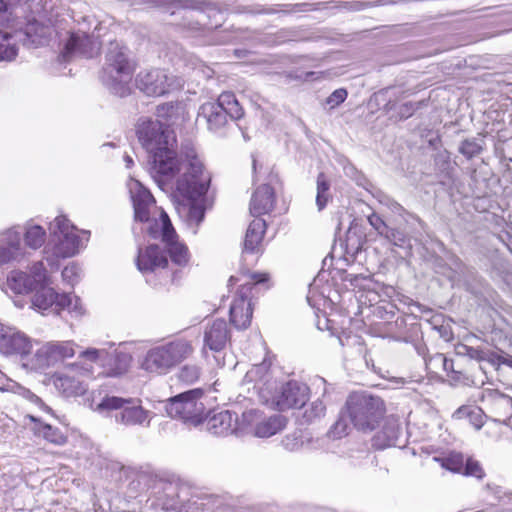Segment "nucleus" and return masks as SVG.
<instances>
[{"instance_id":"1","label":"nucleus","mask_w":512,"mask_h":512,"mask_svg":"<svg viewBox=\"0 0 512 512\" xmlns=\"http://www.w3.org/2000/svg\"><path fill=\"white\" fill-rule=\"evenodd\" d=\"M127 187L133 203L135 220L146 222L149 235L155 239L161 237L164 244V249L153 244L144 251H140L136 260L137 267L142 273L159 271L174 281L178 270L170 268L166 254L169 255L173 265L184 268L190 261L189 250L185 244L178 241V236L165 211L159 212V218L151 217V209L156 207L150 191L134 178H130Z\"/></svg>"},{"instance_id":"2","label":"nucleus","mask_w":512,"mask_h":512,"mask_svg":"<svg viewBox=\"0 0 512 512\" xmlns=\"http://www.w3.org/2000/svg\"><path fill=\"white\" fill-rule=\"evenodd\" d=\"M59 1L0 0V61L15 59L18 42L28 47L47 42Z\"/></svg>"},{"instance_id":"3","label":"nucleus","mask_w":512,"mask_h":512,"mask_svg":"<svg viewBox=\"0 0 512 512\" xmlns=\"http://www.w3.org/2000/svg\"><path fill=\"white\" fill-rule=\"evenodd\" d=\"M137 136L143 148L149 154L150 174L162 190L172 188L171 180L176 173L187 168V158L181 149L179 158L170 143L169 130L159 120L141 119L137 127ZM191 146L186 143L182 146Z\"/></svg>"},{"instance_id":"4","label":"nucleus","mask_w":512,"mask_h":512,"mask_svg":"<svg viewBox=\"0 0 512 512\" xmlns=\"http://www.w3.org/2000/svg\"><path fill=\"white\" fill-rule=\"evenodd\" d=\"M183 153L188 163L187 168L182 170V174L176 181V191L188 200V204L183 205L178 211L187 226L196 234L198 226L205 217V207L198 201L206 195L211 176L204 169L194 147L185 146Z\"/></svg>"},{"instance_id":"5","label":"nucleus","mask_w":512,"mask_h":512,"mask_svg":"<svg viewBox=\"0 0 512 512\" xmlns=\"http://www.w3.org/2000/svg\"><path fill=\"white\" fill-rule=\"evenodd\" d=\"M275 195L271 186L264 184L253 193L250 201V214L255 217L249 224L242 249V260L254 256L260 251V244L266 231V222L260 216L271 212L274 208Z\"/></svg>"},{"instance_id":"6","label":"nucleus","mask_w":512,"mask_h":512,"mask_svg":"<svg viewBox=\"0 0 512 512\" xmlns=\"http://www.w3.org/2000/svg\"><path fill=\"white\" fill-rule=\"evenodd\" d=\"M242 267L240 268L241 278L238 276H231L229 279V285L236 284L238 281L244 280L240 285V288L236 294L230 306V322L237 329H246L252 319L253 308L251 303V291L256 284L264 283L267 281L268 276L265 273L251 272L248 268L253 262L256 261V257L244 262L242 259Z\"/></svg>"},{"instance_id":"7","label":"nucleus","mask_w":512,"mask_h":512,"mask_svg":"<svg viewBox=\"0 0 512 512\" xmlns=\"http://www.w3.org/2000/svg\"><path fill=\"white\" fill-rule=\"evenodd\" d=\"M134 66L129 58L128 50L120 43H109L105 56L101 80L115 95L123 97L128 94V83L132 78Z\"/></svg>"},{"instance_id":"8","label":"nucleus","mask_w":512,"mask_h":512,"mask_svg":"<svg viewBox=\"0 0 512 512\" xmlns=\"http://www.w3.org/2000/svg\"><path fill=\"white\" fill-rule=\"evenodd\" d=\"M244 110L232 92H223L216 102L202 104L198 111V121H204L208 130L220 132L227 124L228 119L239 120Z\"/></svg>"},{"instance_id":"9","label":"nucleus","mask_w":512,"mask_h":512,"mask_svg":"<svg viewBox=\"0 0 512 512\" xmlns=\"http://www.w3.org/2000/svg\"><path fill=\"white\" fill-rule=\"evenodd\" d=\"M309 393L310 389L306 384L291 380L283 384L276 393L262 387L260 399L271 409L285 412L289 409L302 408L309 399Z\"/></svg>"},{"instance_id":"10","label":"nucleus","mask_w":512,"mask_h":512,"mask_svg":"<svg viewBox=\"0 0 512 512\" xmlns=\"http://www.w3.org/2000/svg\"><path fill=\"white\" fill-rule=\"evenodd\" d=\"M191 353L192 347L187 341L170 342L149 350L141 366L148 372L162 373L187 358Z\"/></svg>"},{"instance_id":"11","label":"nucleus","mask_w":512,"mask_h":512,"mask_svg":"<svg viewBox=\"0 0 512 512\" xmlns=\"http://www.w3.org/2000/svg\"><path fill=\"white\" fill-rule=\"evenodd\" d=\"M183 429L207 432L212 436L235 435L243 437L248 426L242 423L241 418H179Z\"/></svg>"},{"instance_id":"12","label":"nucleus","mask_w":512,"mask_h":512,"mask_svg":"<svg viewBox=\"0 0 512 512\" xmlns=\"http://www.w3.org/2000/svg\"><path fill=\"white\" fill-rule=\"evenodd\" d=\"M34 291L32 305L40 311L50 310L59 313L61 310H68L76 314L83 313L80 299L75 295L70 293L59 294L48 285L38 286Z\"/></svg>"},{"instance_id":"13","label":"nucleus","mask_w":512,"mask_h":512,"mask_svg":"<svg viewBox=\"0 0 512 512\" xmlns=\"http://www.w3.org/2000/svg\"><path fill=\"white\" fill-rule=\"evenodd\" d=\"M202 389H192L180 393L163 402L167 416H231L229 410L221 411L218 415L205 413V406L201 401Z\"/></svg>"},{"instance_id":"14","label":"nucleus","mask_w":512,"mask_h":512,"mask_svg":"<svg viewBox=\"0 0 512 512\" xmlns=\"http://www.w3.org/2000/svg\"><path fill=\"white\" fill-rule=\"evenodd\" d=\"M76 228L64 216H58L50 224V231L58 236L54 247L56 257L68 258L79 252L84 246L83 239L76 233Z\"/></svg>"},{"instance_id":"15","label":"nucleus","mask_w":512,"mask_h":512,"mask_svg":"<svg viewBox=\"0 0 512 512\" xmlns=\"http://www.w3.org/2000/svg\"><path fill=\"white\" fill-rule=\"evenodd\" d=\"M101 43L98 36L90 33V28L79 27L73 30L65 44L61 57L68 61L73 56L93 58L99 54Z\"/></svg>"},{"instance_id":"16","label":"nucleus","mask_w":512,"mask_h":512,"mask_svg":"<svg viewBox=\"0 0 512 512\" xmlns=\"http://www.w3.org/2000/svg\"><path fill=\"white\" fill-rule=\"evenodd\" d=\"M136 82L138 88L148 96H161L178 86L177 80L161 69L140 72Z\"/></svg>"},{"instance_id":"17","label":"nucleus","mask_w":512,"mask_h":512,"mask_svg":"<svg viewBox=\"0 0 512 512\" xmlns=\"http://www.w3.org/2000/svg\"><path fill=\"white\" fill-rule=\"evenodd\" d=\"M349 416H383L384 400L365 391L352 392L346 400Z\"/></svg>"},{"instance_id":"18","label":"nucleus","mask_w":512,"mask_h":512,"mask_svg":"<svg viewBox=\"0 0 512 512\" xmlns=\"http://www.w3.org/2000/svg\"><path fill=\"white\" fill-rule=\"evenodd\" d=\"M74 343L65 342H48L39 348L34 355V366L37 369H44L71 358L75 355Z\"/></svg>"},{"instance_id":"19","label":"nucleus","mask_w":512,"mask_h":512,"mask_svg":"<svg viewBox=\"0 0 512 512\" xmlns=\"http://www.w3.org/2000/svg\"><path fill=\"white\" fill-rule=\"evenodd\" d=\"M98 413H116L120 416H147L138 398L105 396L94 408Z\"/></svg>"},{"instance_id":"20","label":"nucleus","mask_w":512,"mask_h":512,"mask_svg":"<svg viewBox=\"0 0 512 512\" xmlns=\"http://www.w3.org/2000/svg\"><path fill=\"white\" fill-rule=\"evenodd\" d=\"M242 423L248 426L243 436L267 438L282 431L287 425V418H241Z\"/></svg>"},{"instance_id":"21","label":"nucleus","mask_w":512,"mask_h":512,"mask_svg":"<svg viewBox=\"0 0 512 512\" xmlns=\"http://www.w3.org/2000/svg\"><path fill=\"white\" fill-rule=\"evenodd\" d=\"M31 348L30 339L16 328L8 327L6 333L2 335L0 352L4 355H28Z\"/></svg>"},{"instance_id":"22","label":"nucleus","mask_w":512,"mask_h":512,"mask_svg":"<svg viewBox=\"0 0 512 512\" xmlns=\"http://www.w3.org/2000/svg\"><path fill=\"white\" fill-rule=\"evenodd\" d=\"M22 255L21 232L11 228L2 233L0 236V265L17 260Z\"/></svg>"},{"instance_id":"23","label":"nucleus","mask_w":512,"mask_h":512,"mask_svg":"<svg viewBox=\"0 0 512 512\" xmlns=\"http://www.w3.org/2000/svg\"><path fill=\"white\" fill-rule=\"evenodd\" d=\"M229 338L228 325L223 319H216L206 327L204 343L212 351L218 352L224 349Z\"/></svg>"},{"instance_id":"24","label":"nucleus","mask_w":512,"mask_h":512,"mask_svg":"<svg viewBox=\"0 0 512 512\" xmlns=\"http://www.w3.org/2000/svg\"><path fill=\"white\" fill-rule=\"evenodd\" d=\"M244 381L246 383H255L254 389L258 390L259 395L262 387L268 388L270 391L276 390V382L272 380L269 374V366L265 362L254 365L248 370L245 374Z\"/></svg>"},{"instance_id":"25","label":"nucleus","mask_w":512,"mask_h":512,"mask_svg":"<svg viewBox=\"0 0 512 512\" xmlns=\"http://www.w3.org/2000/svg\"><path fill=\"white\" fill-rule=\"evenodd\" d=\"M54 386L65 397L82 395L87 389L82 380L67 373L56 374L54 376Z\"/></svg>"},{"instance_id":"26","label":"nucleus","mask_w":512,"mask_h":512,"mask_svg":"<svg viewBox=\"0 0 512 512\" xmlns=\"http://www.w3.org/2000/svg\"><path fill=\"white\" fill-rule=\"evenodd\" d=\"M6 285L15 294H28L37 289L27 273L16 270L10 272Z\"/></svg>"},{"instance_id":"27","label":"nucleus","mask_w":512,"mask_h":512,"mask_svg":"<svg viewBox=\"0 0 512 512\" xmlns=\"http://www.w3.org/2000/svg\"><path fill=\"white\" fill-rule=\"evenodd\" d=\"M364 244V233L360 226L352 224L346 235V252L352 255L359 253Z\"/></svg>"},{"instance_id":"28","label":"nucleus","mask_w":512,"mask_h":512,"mask_svg":"<svg viewBox=\"0 0 512 512\" xmlns=\"http://www.w3.org/2000/svg\"><path fill=\"white\" fill-rule=\"evenodd\" d=\"M30 419L36 423L37 432L46 440L57 445H63L67 442V437L57 427L38 422V418Z\"/></svg>"},{"instance_id":"29","label":"nucleus","mask_w":512,"mask_h":512,"mask_svg":"<svg viewBox=\"0 0 512 512\" xmlns=\"http://www.w3.org/2000/svg\"><path fill=\"white\" fill-rule=\"evenodd\" d=\"M330 199V182L324 173H319L316 180V205L318 210H323Z\"/></svg>"},{"instance_id":"30","label":"nucleus","mask_w":512,"mask_h":512,"mask_svg":"<svg viewBox=\"0 0 512 512\" xmlns=\"http://www.w3.org/2000/svg\"><path fill=\"white\" fill-rule=\"evenodd\" d=\"M485 146L483 137L468 138L461 142L459 152L467 159H471L479 155Z\"/></svg>"},{"instance_id":"31","label":"nucleus","mask_w":512,"mask_h":512,"mask_svg":"<svg viewBox=\"0 0 512 512\" xmlns=\"http://www.w3.org/2000/svg\"><path fill=\"white\" fill-rule=\"evenodd\" d=\"M46 239L45 230L39 225H32L26 229L24 240L28 247L32 249L40 248Z\"/></svg>"},{"instance_id":"32","label":"nucleus","mask_w":512,"mask_h":512,"mask_svg":"<svg viewBox=\"0 0 512 512\" xmlns=\"http://www.w3.org/2000/svg\"><path fill=\"white\" fill-rule=\"evenodd\" d=\"M434 460L439 462L440 465L454 473H462L464 466V456L458 452H451L446 457H434Z\"/></svg>"},{"instance_id":"33","label":"nucleus","mask_w":512,"mask_h":512,"mask_svg":"<svg viewBox=\"0 0 512 512\" xmlns=\"http://www.w3.org/2000/svg\"><path fill=\"white\" fill-rule=\"evenodd\" d=\"M110 360L113 361V365L109 369L108 375L120 376L128 370L131 362V356L125 352H116L111 356Z\"/></svg>"},{"instance_id":"34","label":"nucleus","mask_w":512,"mask_h":512,"mask_svg":"<svg viewBox=\"0 0 512 512\" xmlns=\"http://www.w3.org/2000/svg\"><path fill=\"white\" fill-rule=\"evenodd\" d=\"M351 418H338L327 432V437L336 440L348 435Z\"/></svg>"},{"instance_id":"35","label":"nucleus","mask_w":512,"mask_h":512,"mask_svg":"<svg viewBox=\"0 0 512 512\" xmlns=\"http://www.w3.org/2000/svg\"><path fill=\"white\" fill-rule=\"evenodd\" d=\"M23 396L28 402L30 408L36 413L52 414V408L46 404L40 397L29 390L23 389Z\"/></svg>"},{"instance_id":"36","label":"nucleus","mask_w":512,"mask_h":512,"mask_svg":"<svg viewBox=\"0 0 512 512\" xmlns=\"http://www.w3.org/2000/svg\"><path fill=\"white\" fill-rule=\"evenodd\" d=\"M34 282V286L38 288V286L49 285L50 279L46 273V269L43 265V262L38 261L35 262L30 268V274H28Z\"/></svg>"},{"instance_id":"37","label":"nucleus","mask_w":512,"mask_h":512,"mask_svg":"<svg viewBox=\"0 0 512 512\" xmlns=\"http://www.w3.org/2000/svg\"><path fill=\"white\" fill-rule=\"evenodd\" d=\"M384 238L388 240L392 245L399 247V248H405L410 247L409 244V238L407 235L396 228H389L387 234L384 235Z\"/></svg>"},{"instance_id":"38","label":"nucleus","mask_w":512,"mask_h":512,"mask_svg":"<svg viewBox=\"0 0 512 512\" xmlns=\"http://www.w3.org/2000/svg\"><path fill=\"white\" fill-rule=\"evenodd\" d=\"M81 268L78 264L72 262L62 271V279L70 286H74L80 279Z\"/></svg>"},{"instance_id":"39","label":"nucleus","mask_w":512,"mask_h":512,"mask_svg":"<svg viewBox=\"0 0 512 512\" xmlns=\"http://www.w3.org/2000/svg\"><path fill=\"white\" fill-rule=\"evenodd\" d=\"M461 474L476 477L477 479H482L485 476V472L480 463L473 458L466 459Z\"/></svg>"},{"instance_id":"40","label":"nucleus","mask_w":512,"mask_h":512,"mask_svg":"<svg viewBox=\"0 0 512 512\" xmlns=\"http://www.w3.org/2000/svg\"><path fill=\"white\" fill-rule=\"evenodd\" d=\"M351 423L359 431L370 432L380 425L379 418H351Z\"/></svg>"},{"instance_id":"41","label":"nucleus","mask_w":512,"mask_h":512,"mask_svg":"<svg viewBox=\"0 0 512 512\" xmlns=\"http://www.w3.org/2000/svg\"><path fill=\"white\" fill-rule=\"evenodd\" d=\"M200 368L196 365H186L179 373V379L188 384H192L199 379Z\"/></svg>"},{"instance_id":"42","label":"nucleus","mask_w":512,"mask_h":512,"mask_svg":"<svg viewBox=\"0 0 512 512\" xmlns=\"http://www.w3.org/2000/svg\"><path fill=\"white\" fill-rule=\"evenodd\" d=\"M384 420L383 433L387 438L388 442H393L397 439L399 428L395 418H381Z\"/></svg>"},{"instance_id":"43","label":"nucleus","mask_w":512,"mask_h":512,"mask_svg":"<svg viewBox=\"0 0 512 512\" xmlns=\"http://www.w3.org/2000/svg\"><path fill=\"white\" fill-rule=\"evenodd\" d=\"M369 224L377 231V233L384 237L389 230V226L385 223V221L376 213H372L368 216Z\"/></svg>"},{"instance_id":"44","label":"nucleus","mask_w":512,"mask_h":512,"mask_svg":"<svg viewBox=\"0 0 512 512\" xmlns=\"http://www.w3.org/2000/svg\"><path fill=\"white\" fill-rule=\"evenodd\" d=\"M471 425L475 428V430L481 429L485 425L489 426H499L501 424L508 425L507 421H500L497 418H486V420H483V418H469Z\"/></svg>"},{"instance_id":"45","label":"nucleus","mask_w":512,"mask_h":512,"mask_svg":"<svg viewBox=\"0 0 512 512\" xmlns=\"http://www.w3.org/2000/svg\"><path fill=\"white\" fill-rule=\"evenodd\" d=\"M347 91L344 88L336 89L330 96L327 98L326 103L330 105L331 108L338 106L343 103L347 98Z\"/></svg>"},{"instance_id":"46","label":"nucleus","mask_w":512,"mask_h":512,"mask_svg":"<svg viewBox=\"0 0 512 512\" xmlns=\"http://www.w3.org/2000/svg\"><path fill=\"white\" fill-rule=\"evenodd\" d=\"M418 109V105L412 102H406L399 106L398 117L400 120L411 117L414 112Z\"/></svg>"},{"instance_id":"47","label":"nucleus","mask_w":512,"mask_h":512,"mask_svg":"<svg viewBox=\"0 0 512 512\" xmlns=\"http://www.w3.org/2000/svg\"><path fill=\"white\" fill-rule=\"evenodd\" d=\"M457 416H481L483 411L476 405H463L456 410Z\"/></svg>"},{"instance_id":"48","label":"nucleus","mask_w":512,"mask_h":512,"mask_svg":"<svg viewBox=\"0 0 512 512\" xmlns=\"http://www.w3.org/2000/svg\"><path fill=\"white\" fill-rule=\"evenodd\" d=\"M176 419L179 420V424L173 421H165L161 424V430L164 433H177L179 431H185L186 429L182 428L181 420L179 418Z\"/></svg>"},{"instance_id":"49","label":"nucleus","mask_w":512,"mask_h":512,"mask_svg":"<svg viewBox=\"0 0 512 512\" xmlns=\"http://www.w3.org/2000/svg\"><path fill=\"white\" fill-rule=\"evenodd\" d=\"M120 421V424H123L125 426H134V425H140L148 427L150 425V419L147 418H118Z\"/></svg>"},{"instance_id":"50","label":"nucleus","mask_w":512,"mask_h":512,"mask_svg":"<svg viewBox=\"0 0 512 512\" xmlns=\"http://www.w3.org/2000/svg\"><path fill=\"white\" fill-rule=\"evenodd\" d=\"M325 412V405L319 399L311 403L310 413L307 414V411L303 416H321Z\"/></svg>"},{"instance_id":"51","label":"nucleus","mask_w":512,"mask_h":512,"mask_svg":"<svg viewBox=\"0 0 512 512\" xmlns=\"http://www.w3.org/2000/svg\"><path fill=\"white\" fill-rule=\"evenodd\" d=\"M103 355H107V353L104 350H98L94 348L87 349L80 353L81 357L87 358L91 361H96L100 359Z\"/></svg>"},{"instance_id":"52","label":"nucleus","mask_w":512,"mask_h":512,"mask_svg":"<svg viewBox=\"0 0 512 512\" xmlns=\"http://www.w3.org/2000/svg\"><path fill=\"white\" fill-rule=\"evenodd\" d=\"M436 272L446 276L448 279L452 280L455 277L456 272L451 268H447L441 261L437 260V264L435 266Z\"/></svg>"},{"instance_id":"53","label":"nucleus","mask_w":512,"mask_h":512,"mask_svg":"<svg viewBox=\"0 0 512 512\" xmlns=\"http://www.w3.org/2000/svg\"><path fill=\"white\" fill-rule=\"evenodd\" d=\"M463 348L465 349L466 354L471 358H480V351L478 349L468 346H464Z\"/></svg>"},{"instance_id":"54","label":"nucleus","mask_w":512,"mask_h":512,"mask_svg":"<svg viewBox=\"0 0 512 512\" xmlns=\"http://www.w3.org/2000/svg\"><path fill=\"white\" fill-rule=\"evenodd\" d=\"M283 443H284L285 447H286L287 449H289V450H294V449H296V448H297V446H298V442H295V443H293V444H290V443H289V437H286V440H284V441H283Z\"/></svg>"},{"instance_id":"55","label":"nucleus","mask_w":512,"mask_h":512,"mask_svg":"<svg viewBox=\"0 0 512 512\" xmlns=\"http://www.w3.org/2000/svg\"><path fill=\"white\" fill-rule=\"evenodd\" d=\"M124 162L127 168H131L134 163L132 157L127 154L124 156Z\"/></svg>"},{"instance_id":"56","label":"nucleus","mask_w":512,"mask_h":512,"mask_svg":"<svg viewBox=\"0 0 512 512\" xmlns=\"http://www.w3.org/2000/svg\"><path fill=\"white\" fill-rule=\"evenodd\" d=\"M503 365H506V366L512 367V357H511V356H508V358H507V359H505V361H503Z\"/></svg>"},{"instance_id":"57","label":"nucleus","mask_w":512,"mask_h":512,"mask_svg":"<svg viewBox=\"0 0 512 512\" xmlns=\"http://www.w3.org/2000/svg\"><path fill=\"white\" fill-rule=\"evenodd\" d=\"M176 505H177V501H175V500H172V502L170 504H165L166 509H169V508L174 509V508H176Z\"/></svg>"},{"instance_id":"58","label":"nucleus","mask_w":512,"mask_h":512,"mask_svg":"<svg viewBox=\"0 0 512 512\" xmlns=\"http://www.w3.org/2000/svg\"><path fill=\"white\" fill-rule=\"evenodd\" d=\"M252 166H253V173L256 174V172H257V160L254 157L252 159Z\"/></svg>"},{"instance_id":"59","label":"nucleus","mask_w":512,"mask_h":512,"mask_svg":"<svg viewBox=\"0 0 512 512\" xmlns=\"http://www.w3.org/2000/svg\"><path fill=\"white\" fill-rule=\"evenodd\" d=\"M507 358H508V356H507V357H505V356H501V355H499V356H497V361H498L500 364H503V361H505V359H507Z\"/></svg>"},{"instance_id":"60","label":"nucleus","mask_w":512,"mask_h":512,"mask_svg":"<svg viewBox=\"0 0 512 512\" xmlns=\"http://www.w3.org/2000/svg\"><path fill=\"white\" fill-rule=\"evenodd\" d=\"M81 233H82V235H84V236H85V241H88V238H89L90 232H89V231H82Z\"/></svg>"},{"instance_id":"61","label":"nucleus","mask_w":512,"mask_h":512,"mask_svg":"<svg viewBox=\"0 0 512 512\" xmlns=\"http://www.w3.org/2000/svg\"><path fill=\"white\" fill-rule=\"evenodd\" d=\"M9 391V388L0 387V393H6Z\"/></svg>"},{"instance_id":"62","label":"nucleus","mask_w":512,"mask_h":512,"mask_svg":"<svg viewBox=\"0 0 512 512\" xmlns=\"http://www.w3.org/2000/svg\"><path fill=\"white\" fill-rule=\"evenodd\" d=\"M47 262L49 263V265L51 266H54V259H50V258H47Z\"/></svg>"},{"instance_id":"63","label":"nucleus","mask_w":512,"mask_h":512,"mask_svg":"<svg viewBox=\"0 0 512 512\" xmlns=\"http://www.w3.org/2000/svg\"><path fill=\"white\" fill-rule=\"evenodd\" d=\"M386 108L388 111L392 109L391 102L386 103Z\"/></svg>"},{"instance_id":"64","label":"nucleus","mask_w":512,"mask_h":512,"mask_svg":"<svg viewBox=\"0 0 512 512\" xmlns=\"http://www.w3.org/2000/svg\"><path fill=\"white\" fill-rule=\"evenodd\" d=\"M319 381H320L322 384H324V385L326 384V380H325L324 378H322V377H320V378H319Z\"/></svg>"}]
</instances>
